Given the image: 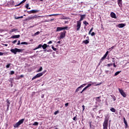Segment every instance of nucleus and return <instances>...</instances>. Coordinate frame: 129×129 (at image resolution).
Instances as JSON below:
<instances>
[{"mask_svg":"<svg viewBox=\"0 0 129 129\" xmlns=\"http://www.w3.org/2000/svg\"><path fill=\"white\" fill-rule=\"evenodd\" d=\"M11 52L12 53H13V54H15L16 55L17 53H23V51H24V49H19V48H13L10 50Z\"/></svg>","mask_w":129,"mask_h":129,"instance_id":"f257e3e1","label":"nucleus"},{"mask_svg":"<svg viewBox=\"0 0 129 129\" xmlns=\"http://www.w3.org/2000/svg\"><path fill=\"white\" fill-rule=\"evenodd\" d=\"M108 118L105 117L103 124V129H107L108 127Z\"/></svg>","mask_w":129,"mask_h":129,"instance_id":"f03ea898","label":"nucleus"},{"mask_svg":"<svg viewBox=\"0 0 129 129\" xmlns=\"http://www.w3.org/2000/svg\"><path fill=\"white\" fill-rule=\"evenodd\" d=\"M25 119L23 118L19 120L18 122H17L15 124L13 125L14 127L15 128H17V127H19L22 123L24 122Z\"/></svg>","mask_w":129,"mask_h":129,"instance_id":"7ed1b4c3","label":"nucleus"},{"mask_svg":"<svg viewBox=\"0 0 129 129\" xmlns=\"http://www.w3.org/2000/svg\"><path fill=\"white\" fill-rule=\"evenodd\" d=\"M118 91L123 97H126V94L123 91V90L118 88Z\"/></svg>","mask_w":129,"mask_h":129,"instance_id":"20e7f679","label":"nucleus"},{"mask_svg":"<svg viewBox=\"0 0 129 129\" xmlns=\"http://www.w3.org/2000/svg\"><path fill=\"white\" fill-rule=\"evenodd\" d=\"M43 74L44 73H40L37 74L35 76L32 78V80H35V79H36V78H39V77H41V76H43Z\"/></svg>","mask_w":129,"mask_h":129,"instance_id":"39448f33","label":"nucleus"},{"mask_svg":"<svg viewBox=\"0 0 129 129\" xmlns=\"http://www.w3.org/2000/svg\"><path fill=\"white\" fill-rule=\"evenodd\" d=\"M77 31H79L81 28V22L79 21H77V26H76Z\"/></svg>","mask_w":129,"mask_h":129,"instance_id":"423d86ee","label":"nucleus"},{"mask_svg":"<svg viewBox=\"0 0 129 129\" xmlns=\"http://www.w3.org/2000/svg\"><path fill=\"white\" fill-rule=\"evenodd\" d=\"M66 36V31L64 30L63 32L60 33V39H63L65 38Z\"/></svg>","mask_w":129,"mask_h":129,"instance_id":"0eeeda50","label":"nucleus"},{"mask_svg":"<svg viewBox=\"0 0 129 129\" xmlns=\"http://www.w3.org/2000/svg\"><path fill=\"white\" fill-rule=\"evenodd\" d=\"M80 17H81V18L79 21H78V22H80L81 23V21H83V20H84V19H85L86 15H80Z\"/></svg>","mask_w":129,"mask_h":129,"instance_id":"6e6552de","label":"nucleus"},{"mask_svg":"<svg viewBox=\"0 0 129 129\" xmlns=\"http://www.w3.org/2000/svg\"><path fill=\"white\" fill-rule=\"evenodd\" d=\"M123 122L125 124V128H127V126H128V125L127 124V121H126V120L125 119V117H123Z\"/></svg>","mask_w":129,"mask_h":129,"instance_id":"1a4fd4ad","label":"nucleus"},{"mask_svg":"<svg viewBox=\"0 0 129 129\" xmlns=\"http://www.w3.org/2000/svg\"><path fill=\"white\" fill-rule=\"evenodd\" d=\"M117 4L120 8L122 7V0H117Z\"/></svg>","mask_w":129,"mask_h":129,"instance_id":"9d476101","label":"nucleus"},{"mask_svg":"<svg viewBox=\"0 0 129 129\" xmlns=\"http://www.w3.org/2000/svg\"><path fill=\"white\" fill-rule=\"evenodd\" d=\"M110 17H111V18H112L113 19H116V15L113 12H111L110 13Z\"/></svg>","mask_w":129,"mask_h":129,"instance_id":"9b49d317","label":"nucleus"},{"mask_svg":"<svg viewBox=\"0 0 129 129\" xmlns=\"http://www.w3.org/2000/svg\"><path fill=\"white\" fill-rule=\"evenodd\" d=\"M21 37V35H13L11 37V39H19Z\"/></svg>","mask_w":129,"mask_h":129,"instance_id":"f8f14e48","label":"nucleus"},{"mask_svg":"<svg viewBox=\"0 0 129 129\" xmlns=\"http://www.w3.org/2000/svg\"><path fill=\"white\" fill-rule=\"evenodd\" d=\"M118 28H123V27H125V24L121 23L118 24L117 25Z\"/></svg>","mask_w":129,"mask_h":129,"instance_id":"ddd939ff","label":"nucleus"},{"mask_svg":"<svg viewBox=\"0 0 129 129\" xmlns=\"http://www.w3.org/2000/svg\"><path fill=\"white\" fill-rule=\"evenodd\" d=\"M27 0H23L21 3H20L18 5H15V7H19V6H21L22 4H24V3H26V1Z\"/></svg>","mask_w":129,"mask_h":129,"instance_id":"4468645a","label":"nucleus"},{"mask_svg":"<svg viewBox=\"0 0 129 129\" xmlns=\"http://www.w3.org/2000/svg\"><path fill=\"white\" fill-rule=\"evenodd\" d=\"M60 31H63L62 27H57L56 32H60Z\"/></svg>","mask_w":129,"mask_h":129,"instance_id":"2eb2a0df","label":"nucleus"},{"mask_svg":"<svg viewBox=\"0 0 129 129\" xmlns=\"http://www.w3.org/2000/svg\"><path fill=\"white\" fill-rule=\"evenodd\" d=\"M83 44L87 45V44H89V40H88V39H86V40L83 41Z\"/></svg>","mask_w":129,"mask_h":129,"instance_id":"dca6fc26","label":"nucleus"},{"mask_svg":"<svg viewBox=\"0 0 129 129\" xmlns=\"http://www.w3.org/2000/svg\"><path fill=\"white\" fill-rule=\"evenodd\" d=\"M47 47H48V45H47V44H44L42 45V47L43 48V49L44 50H45V49H46V48H47Z\"/></svg>","mask_w":129,"mask_h":129,"instance_id":"f3484780","label":"nucleus"},{"mask_svg":"<svg viewBox=\"0 0 129 129\" xmlns=\"http://www.w3.org/2000/svg\"><path fill=\"white\" fill-rule=\"evenodd\" d=\"M31 12L32 14H36L37 13H39V12H40V10H31Z\"/></svg>","mask_w":129,"mask_h":129,"instance_id":"a211bd4d","label":"nucleus"},{"mask_svg":"<svg viewBox=\"0 0 129 129\" xmlns=\"http://www.w3.org/2000/svg\"><path fill=\"white\" fill-rule=\"evenodd\" d=\"M35 19V17H30L26 19V21H30V20H34Z\"/></svg>","mask_w":129,"mask_h":129,"instance_id":"6ab92c4d","label":"nucleus"},{"mask_svg":"<svg viewBox=\"0 0 129 129\" xmlns=\"http://www.w3.org/2000/svg\"><path fill=\"white\" fill-rule=\"evenodd\" d=\"M112 98H113V101H115L116 100V97H115V96L112 95H111Z\"/></svg>","mask_w":129,"mask_h":129,"instance_id":"aec40b11","label":"nucleus"},{"mask_svg":"<svg viewBox=\"0 0 129 129\" xmlns=\"http://www.w3.org/2000/svg\"><path fill=\"white\" fill-rule=\"evenodd\" d=\"M55 16H59V14H51L48 15L47 17H55Z\"/></svg>","mask_w":129,"mask_h":129,"instance_id":"412c9836","label":"nucleus"},{"mask_svg":"<svg viewBox=\"0 0 129 129\" xmlns=\"http://www.w3.org/2000/svg\"><path fill=\"white\" fill-rule=\"evenodd\" d=\"M42 44H39L37 47H36L35 49H34V50H37V49H40V48H42Z\"/></svg>","mask_w":129,"mask_h":129,"instance_id":"4be33fe9","label":"nucleus"},{"mask_svg":"<svg viewBox=\"0 0 129 129\" xmlns=\"http://www.w3.org/2000/svg\"><path fill=\"white\" fill-rule=\"evenodd\" d=\"M3 55H8V53L7 52H0V56H3Z\"/></svg>","mask_w":129,"mask_h":129,"instance_id":"5701e85b","label":"nucleus"},{"mask_svg":"<svg viewBox=\"0 0 129 129\" xmlns=\"http://www.w3.org/2000/svg\"><path fill=\"white\" fill-rule=\"evenodd\" d=\"M110 111H112V112H115V111H116L114 108H111Z\"/></svg>","mask_w":129,"mask_h":129,"instance_id":"b1692460","label":"nucleus"},{"mask_svg":"<svg viewBox=\"0 0 129 129\" xmlns=\"http://www.w3.org/2000/svg\"><path fill=\"white\" fill-rule=\"evenodd\" d=\"M73 120L75 121H77V115H76V116L73 118Z\"/></svg>","mask_w":129,"mask_h":129,"instance_id":"393cba45","label":"nucleus"},{"mask_svg":"<svg viewBox=\"0 0 129 129\" xmlns=\"http://www.w3.org/2000/svg\"><path fill=\"white\" fill-rule=\"evenodd\" d=\"M21 45H28V42H22L21 43Z\"/></svg>","mask_w":129,"mask_h":129,"instance_id":"a878e982","label":"nucleus"},{"mask_svg":"<svg viewBox=\"0 0 129 129\" xmlns=\"http://www.w3.org/2000/svg\"><path fill=\"white\" fill-rule=\"evenodd\" d=\"M108 51H106V52L105 53L103 56L106 58V57H107V55H108Z\"/></svg>","mask_w":129,"mask_h":129,"instance_id":"bb28decb","label":"nucleus"},{"mask_svg":"<svg viewBox=\"0 0 129 129\" xmlns=\"http://www.w3.org/2000/svg\"><path fill=\"white\" fill-rule=\"evenodd\" d=\"M83 24L85 25V26H87V25H89L88 22H87V21H85L83 22Z\"/></svg>","mask_w":129,"mask_h":129,"instance_id":"cd10ccee","label":"nucleus"},{"mask_svg":"<svg viewBox=\"0 0 129 129\" xmlns=\"http://www.w3.org/2000/svg\"><path fill=\"white\" fill-rule=\"evenodd\" d=\"M119 73H120V72H116L114 74V76H117V75H118V74H119Z\"/></svg>","mask_w":129,"mask_h":129,"instance_id":"c85d7f7f","label":"nucleus"},{"mask_svg":"<svg viewBox=\"0 0 129 129\" xmlns=\"http://www.w3.org/2000/svg\"><path fill=\"white\" fill-rule=\"evenodd\" d=\"M33 125H39V122H34L33 124Z\"/></svg>","mask_w":129,"mask_h":129,"instance_id":"c756f323","label":"nucleus"},{"mask_svg":"<svg viewBox=\"0 0 129 129\" xmlns=\"http://www.w3.org/2000/svg\"><path fill=\"white\" fill-rule=\"evenodd\" d=\"M29 4H26L25 8H26L28 10H31V8H29Z\"/></svg>","mask_w":129,"mask_h":129,"instance_id":"7c9ffc66","label":"nucleus"},{"mask_svg":"<svg viewBox=\"0 0 129 129\" xmlns=\"http://www.w3.org/2000/svg\"><path fill=\"white\" fill-rule=\"evenodd\" d=\"M42 70H43V68H42V67H40L39 70L37 71V72H41V71H42Z\"/></svg>","mask_w":129,"mask_h":129,"instance_id":"2f4dec72","label":"nucleus"},{"mask_svg":"<svg viewBox=\"0 0 129 129\" xmlns=\"http://www.w3.org/2000/svg\"><path fill=\"white\" fill-rule=\"evenodd\" d=\"M80 89H81L80 88V87H79L76 90L75 92H78V91H79L80 90Z\"/></svg>","mask_w":129,"mask_h":129,"instance_id":"473e14b6","label":"nucleus"},{"mask_svg":"<svg viewBox=\"0 0 129 129\" xmlns=\"http://www.w3.org/2000/svg\"><path fill=\"white\" fill-rule=\"evenodd\" d=\"M80 89H81L80 88V87H79L76 90L75 92H78V91H79L80 90Z\"/></svg>","mask_w":129,"mask_h":129,"instance_id":"72a5a7b5","label":"nucleus"},{"mask_svg":"<svg viewBox=\"0 0 129 129\" xmlns=\"http://www.w3.org/2000/svg\"><path fill=\"white\" fill-rule=\"evenodd\" d=\"M51 48H52V50H53V51H56L57 50V48H54V46H53V45H52Z\"/></svg>","mask_w":129,"mask_h":129,"instance_id":"f704fd0d","label":"nucleus"},{"mask_svg":"<svg viewBox=\"0 0 129 129\" xmlns=\"http://www.w3.org/2000/svg\"><path fill=\"white\" fill-rule=\"evenodd\" d=\"M11 75H14L15 74V72L14 71H11L10 72Z\"/></svg>","mask_w":129,"mask_h":129,"instance_id":"c9c22d12","label":"nucleus"},{"mask_svg":"<svg viewBox=\"0 0 129 129\" xmlns=\"http://www.w3.org/2000/svg\"><path fill=\"white\" fill-rule=\"evenodd\" d=\"M92 31H93V27H92V28L90 29V31H89V35H90V34L91 33V32H92Z\"/></svg>","mask_w":129,"mask_h":129,"instance_id":"e433bc0d","label":"nucleus"},{"mask_svg":"<svg viewBox=\"0 0 129 129\" xmlns=\"http://www.w3.org/2000/svg\"><path fill=\"white\" fill-rule=\"evenodd\" d=\"M68 29V27H67V26L62 27V30H67Z\"/></svg>","mask_w":129,"mask_h":129,"instance_id":"4c0bfd02","label":"nucleus"},{"mask_svg":"<svg viewBox=\"0 0 129 129\" xmlns=\"http://www.w3.org/2000/svg\"><path fill=\"white\" fill-rule=\"evenodd\" d=\"M112 63H109L107 64V66H108V67H110V66H112Z\"/></svg>","mask_w":129,"mask_h":129,"instance_id":"58836bf2","label":"nucleus"},{"mask_svg":"<svg viewBox=\"0 0 129 129\" xmlns=\"http://www.w3.org/2000/svg\"><path fill=\"white\" fill-rule=\"evenodd\" d=\"M16 31H18V30L16 29H12L11 32H16Z\"/></svg>","mask_w":129,"mask_h":129,"instance_id":"ea45409f","label":"nucleus"},{"mask_svg":"<svg viewBox=\"0 0 129 129\" xmlns=\"http://www.w3.org/2000/svg\"><path fill=\"white\" fill-rule=\"evenodd\" d=\"M18 42L17 40H15L12 42L13 44H16V43Z\"/></svg>","mask_w":129,"mask_h":129,"instance_id":"a19ab883","label":"nucleus"},{"mask_svg":"<svg viewBox=\"0 0 129 129\" xmlns=\"http://www.w3.org/2000/svg\"><path fill=\"white\" fill-rule=\"evenodd\" d=\"M87 88H88V87H85L83 89V91H85V90H86L87 89Z\"/></svg>","mask_w":129,"mask_h":129,"instance_id":"79ce46f5","label":"nucleus"},{"mask_svg":"<svg viewBox=\"0 0 129 129\" xmlns=\"http://www.w3.org/2000/svg\"><path fill=\"white\" fill-rule=\"evenodd\" d=\"M11 66V63H9L6 66V68H9Z\"/></svg>","mask_w":129,"mask_h":129,"instance_id":"37998d69","label":"nucleus"},{"mask_svg":"<svg viewBox=\"0 0 129 129\" xmlns=\"http://www.w3.org/2000/svg\"><path fill=\"white\" fill-rule=\"evenodd\" d=\"M39 34H40V32L37 31V32H36V33L34 34V35H39Z\"/></svg>","mask_w":129,"mask_h":129,"instance_id":"c03bdc74","label":"nucleus"},{"mask_svg":"<svg viewBox=\"0 0 129 129\" xmlns=\"http://www.w3.org/2000/svg\"><path fill=\"white\" fill-rule=\"evenodd\" d=\"M106 57H105L104 56H103L101 58V61H103V60H104V59H105Z\"/></svg>","mask_w":129,"mask_h":129,"instance_id":"a18cd8bd","label":"nucleus"},{"mask_svg":"<svg viewBox=\"0 0 129 129\" xmlns=\"http://www.w3.org/2000/svg\"><path fill=\"white\" fill-rule=\"evenodd\" d=\"M90 86H91V84H88V85L86 86V87L88 88V87H90Z\"/></svg>","mask_w":129,"mask_h":129,"instance_id":"49530a36","label":"nucleus"},{"mask_svg":"<svg viewBox=\"0 0 129 129\" xmlns=\"http://www.w3.org/2000/svg\"><path fill=\"white\" fill-rule=\"evenodd\" d=\"M57 113H59V111H56L54 112L55 115H56V114H57Z\"/></svg>","mask_w":129,"mask_h":129,"instance_id":"de8ad7c7","label":"nucleus"},{"mask_svg":"<svg viewBox=\"0 0 129 129\" xmlns=\"http://www.w3.org/2000/svg\"><path fill=\"white\" fill-rule=\"evenodd\" d=\"M91 36H95V33L92 32V33H91Z\"/></svg>","mask_w":129,"mask_h":129,"instance_id":"09e8293b","label":"nucleus"},{"mask_svg":"<svg viewBox=\"0 0 129 129\" xmlns=\"http://www.w3.org/2000/svg\"><path fill=\"white\" fill-rule=\"evenodd\" d=\"M23 77H24V75H20V76L19 77L20 79H21V78H23Z\"/></svg>","mask_w":129,"mask_h":129,"instance_id":"8fccbe9b","label":"nucleus"},{"mask_svg":"<svg viewBox=\"0 0 129 129\" xmlns=\"http://www.w3.org/2000/svg\"><path fill=\"white\" fill-rule=\"evenodd\" d=\"M114 47H115V45H114V46L111 47V48H110L109 49H111V50H112L114 48Z\"/></svg>","mask_w":129,"mask_h":129,"instance_id":"3c124183","label":"nucleus"},{"mask_svg":"<svg viewBox=\"0 0 129 129\" xmlns=\"http://www.w3.org/2000/svg\"><path fill=\"white\" fill-rule=\"evenodd\" d=\"M68 105H69V103H67L65 104L66 107H67V106H68Z\"/></svg>","mask_w":129,"mask_h":129,"instance_id":"603ef678","label":"nucleus"},{"mask_svg":"<svg viewBox=\"0 0 129 129\" xmlns=\"http://www.w3.org/2000/svg\"><path fill=\"white\" fill-rule=\"evenodd\" d=\"M82 107H83V110H84L85 109V106H84V105H83Z\"/></svg>","mask_w":129,"mask_h":129,"instance_id":"864d4df0","label":"nucleus"},{"mask_svg":"<svg viewBox=\"0 0 129 129\" xmlns=\"http://www.w3.org/2000/svg\"><path fill=\"white\" fill-rule=\"evenodd\" d=\"M20 44H21V41L18 40V42L17 43V45H20Z\"/></svg>","mask_w":129,"mask_h":129,"instance_id":"5fc2aeb1","label":"nucleus"},{"mask_svg":"<svg viewBox=\"0 0 129 129\" xmlns=\"http://www.w3.org/2000/svg\"><path fill=\"white\" fill-rule=\"evenodd\" d=\"M27 13H28V14H32V11H27Z\"/></svg>","mask_w":129,"mask_h":129,"instance_id":"6e6d98bb","label":"nucleus"},{"mask_svg":"<svg viewBox=\"0 0 129 129\" xmlns=\"http://www.w3.org/2000/svg\"><path fill=\"white\" fill-rule=\"evenodd\" d=\"M10 105L9 104H7V109H9V107H10Z\"/></svg>","mask_w":129,"mask_h":129,"instance_id":"4d7b16f0","label":"nucleus"},{"mask_svg":"<svg viewBox=\"0 0 129 129\" xmlns=\"http://www.w3.org/2000/svg\"><path fill=\"white\" fill-rule=\"evenodd\" d=\"M7 102L8 104H11V103L10 102V101H9V100H7Z\"/></svg>","mask_w":129,"mask_h":129,"instance_id":"13d9d810","label":"nucleus"},{"mask_svg":"<svg viewBox=\"0 0 129 129\" xmlns=\"http://www.w3.org/2000/svg\"><path fill=\"white\" fill-rule=\"evenodd\" d=\"M52 41H50L49 42H48L47 43V44H52Z\"/></svg>","mask_w":129,"mask_h":129,"instance_id":"bf43d9fd","label":"nucleus"},{"mask_svg":"<svg viewBox=\"0 0 129 129\" xmlns=\"http://www.w3.org/2000/svg\"><path fill=\"white\" fill-rule=\"evenodd\" d=\"M16 20H19L20 19V17H15Z\"/></svg>","mask_w":129,"mask_h":129,"instance_id":"052dcab7","label":"nucleus"},{"mask_svg":"<svg viewBox=\"0 0 129 129\" xmlns=\"http://www.w3.org/2000/svg\"><path fill=\"white\" fill-rule=\"evenodd\" d=\"M80 87V89H81V88H82V87H83V85H81L80 87Z\"/></svg>","mask_w":129,"mask_h":129,"instance_id":"680f3d73","label":"nucleus"},{"mask_svg":"<svg viewBox=\"0 0 129 129\" xmlns=\"http://www.w3.org/2000/svg\"><path fill=\"white\" fill-rule=\"evenodd\" d=\"M113 66H114V67H115V68L116 67V65H115V63H113Z\"/></svg>","mask_w":129,"mask_h":129,"instance_id":"e2e57ef3","label":"nucleus"},{"mask_svg":"<svg viewBox=\"0 0 129 129\" xmlns=\"http://www.w3.org/2000/svg\"><path fill=\"white\" fill-rule=\"evenodd\" d=\"M89 124H90V127H91V122H89Z\"/></svg>","mask_w":129,"mask_h":129,"instance_id":"0e129e2a","label":"nucleus"},{"mask_svg":"<svg viewBox=\"0 0 129 129\" xmlns=\"http://www.w3.org/2000/svg\"><path fill=\"white\" fill-rule=\"evenodd\" d=\"M60 43H61V41H58L57 42V44H60Z\"/></svg>","mask_w":129,"mask_h":129,"instance_id":"69168bd1","label":"nucleus"},{"mask_svg":"<svg viewBox=\"0 0 129 129\" xmlns=\"http://www.w3.org/2000/svg\"><path fill=\"white\" fill-rule=\"evenodd\" d=\"M101 97L99 96V97H97L96 98H97L98 99H99V98H100Z\"/></svg>","mask_w":129,"mask_h":129,"instance_id":"338daca9","label":"nucleus"},{"mask_svg":"<svg viewBox=\"0 0 129 129\" xmlns=\"http://www.w3.org/2000/svg\"><path fill=\"white\" fill-rule=\"evenodd\" d=\"M100 84H101V83H100V84H97L96 86H98V85H100Z\"/></svg>","mask_w":129,"mask_h":129,"instance_id":"774afa93","label":"nucleus"}]
</instances>
